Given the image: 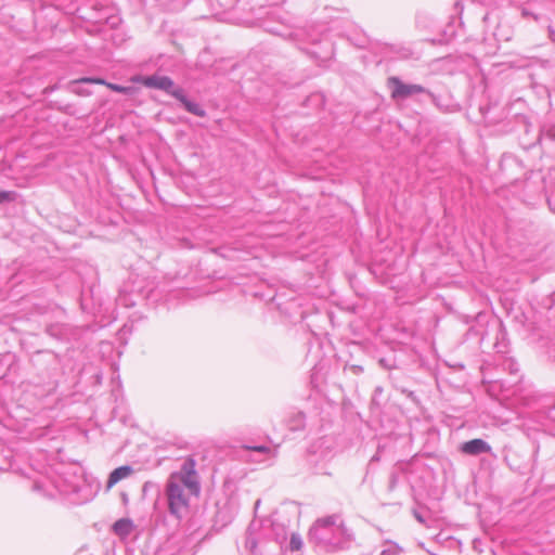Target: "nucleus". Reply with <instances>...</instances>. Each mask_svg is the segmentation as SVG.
<instances>
[{
  "label": "nucleus",
  "instance_id": "f257e3e1",
  "mask_svg": "<svg viewBox=\"0 0 555 555\" xmlns=\"http://www.w3.org/2000/svg\"><path fill=\"white\" fill-rule=\"evenodd\" d=\"M4 462L0 461L1 470H13L33 481V490L47 498H55L56 494L68 498L75 504L88 502L91 496V488L86 482L81 468L70 464H60L54 469L48 470L44 460L46 454L38 453L37 457L30 456L27 463L24 457L12 456L10 450H3Z\"/></svg>",
  "mask_w": 555,
  "mask_h": 555
},
{
  "label": "nucleus",
  "instance_id": "f03ea898",
  "mask_svg": "<svg viewBox=\"0 0 555 555\" xmlns=\"http://www.w3.org/2000/svg\"><path fill=\"white\" fill-rule=\"evenodd\" d=\"M337 520L335 515L318 519L309 531V542L327 552L346 547L351 534Z\"/></svg>",
  "mask_w": 555,
  "mask_h": 555
},
{
  "label": "nucleus",
  "instance_id": "7ed1b4c3",
  "mask_svg": "<svg viewBox=\"0 0 555 555\" xmlns=\"http://www.w3.org/2000/svg\"><path fill=\"white\" fill-rule=\"evenodd\" d=\"M197 495L190 491L178 477L168 478L166 483L168 509L178 519L183 518L189 513L191 496Z\"/></svg>",
  "mask_w": 555,
  "mask_h": 555
},
{
  "label": "nucleus",
  "instance_id": "20e7f679",
  "mask_svg": "<svg viewBox=\"0 0 555 555\" xmlns=\"http://www.w3.org/2000/svg\"><path fill=\"white\" fill-rule=\"evenodd\" d=\"M388 86L391 89V98L396 101L416 94H426L435 105H438L437 96L421 85L405 83L399 77L392 76L388 78Z\"/></svg>",
  "mask_w": 555,
  "mask_h": 555
},
{
  "label": "nucleus",
  "instance_id": "39448f33",
  "mask_svg": "<svg viewBox=\"0 0 555 555\" xmlns=\"http://www.w3.org/2000/svg\"><path fill=\"white\" fill-rule=\"evenodd\" d=\"M196 462L193 457H188L183 461L180 470L172 473L170 477H178L186 488L195 494H199L201 486L198 475L196 473Z\"/></svg>",
  "mask_w": 555,
  "mask_h": 555
},
{
  "label": "nucleus",
  "instance_id": "423d86ee",
  "mask_svg": "<svg viewBox=\"0 0 555 555\" xmlns=\"http://www.w3.org/2000/svg\"><path fill=\"white\" fill-rule=\"evenodd\" d=\"M216 514H215V526L220 528L225 527L236 516L238 512V505L231 499H227L224 501H218L216 503Z\"/></svg>",
  "mask_w": 555,
  "mask_h": 555
},
{
  "label": "nucleus",
  "instance_id": "0eeeda50",
  "mask_svg": "<svg viewBox=\"0 0 555 555\" xmlns=\"http://www.w3.org/2000/svg\"><path fill=\"white\" fill-rule=\"evenodd\" d=\"M18 359L13 352H4L0 354V379L13 382L18 373Z\"/></svg>",
  "mask_w": 555,
  "mask_h": 555
},
{
  "label": "nucleus",
  "instance_id": "6e6552de",
  "mask_svg": "<svg viewBox=\"0 0 555 555\" xmlns=\"http://www.w3.org/2000/svg\"><path fill=\"white\" fill-rule=\"evenodd\" d=\"M142 85L146 88L165 91L166 93L173 96L176 91L175 82L168 76L151 75L145 76L141 80Z\"/></svg>",
  "mask_w": 555,
  "mask_h": 555
},
{
  "label": "nucleus",
  "instance_id": "1a4fd4ad",
  "mask_svg": "<svg viewBox=\"0 0 555 555\" xmlns=\"http://www.w3.org/2000/svg\"><path fill=\"white\" fill-rule=\"evenodd\" d=\"M46 332L51 336L60 340H70L78 336L77 330H74L68 324H51L47 326Z\"/></svg>",
  "mask_w": 555,
  "mask_h": 555
},
{
  "label": "nucleus",
  "instance_id": "9d476101",
  "mask_svg": "<svg viewBox=\"0 0 555 555\" xmlns=\"http://www.w3.org/2000/svg\"><path fill=\"white\" fill-rule=\"evenodd\" d=\"M173 98L177 99L189 113L197 117H204L206 115L205 109L198 103L193 102L186 98L182 88H176Z\"/></svg>",
  "mask_w": 555,
  "mask_h": 555
},
{
  "label": "nucleus",
  "instance_id": "9b49d317",
  "mask_svg": "<svg viewBox=\"0 0 555 555\" xmlns=\"http://www.w3.org/2000/svg\"><path fill=\"white\" fill-rule=\"evenodd\" d=\"M461 450L465 454L479 455L491 451V447L482 439H473L462 444Z\"/></svg>",
  "mask_w": 555,
  "mask_h": 555
},
{
  "label": "nucleus",
  "instance_id": "f8f14e48",
  "mask_svg": "<svg viewBox=\"0 0 555 555\" xmlns=\"http://www.w3.org/2000/svg\"><path fill=\"white\" fill-rule=\"evenodd\" d=\"M132 473L133 468L129 465H124L115 468L108 476L107 489H111L120 480L128 478Z\"/></svg>",
  "mask_w": 555,
  "mask_h": 555
},
{
  "label": "nucleus",
  "instance_id": "ddd939ff",
  "mask_svg": "<svg viewBox=\"0 0 555 555\" xmlns=\"http://www.w3.org/2000/svg\"><path fill=\"white\" fill-rule=\"evenodd\" d=\"M258 527V524L256 521H253L246 531L245 547L254 555L257 554V546L259 543L258 539L255 537Z\"/></svg>",
  "mask_w": 555,
  "mask_h": 555
},
{
  "label": "nucleus",
  "instance_id": "4468645a",
  "mask_svg": "<svg viewBox=\"0 0 555 555\" xmlns=\"http://www.w3.org/2000/svg\"><path fill=\"white\" fill-rule=\"evenodd\" d=\"M133 528V522L129 518L118 519L113 525V531L115 532V534L122 539L127 538L132 532Z\"/></svg>",
  "mask_w": 555,
  "mask_h": 555
},
{
  "label": "nucleus",
  "instance_id": "2eb2a0df",
  "mask_svg": "<svg viewBox=\"0 0 555 555\" xmlns=\"http://www.w3.org/2000/svg\"><path fill=\"white\" fill-rule=\"evenodd\" d=\"M245 449L257 454L254 459L256 462H263L275 456L274 451L267 446H246Z\"/></svg>",
  "mask_w": 555,
  "mask_h": 555
},
{
  "label": "nucleus",
  "instance_id": "dca6fc26",
  "mask_svg": "<svg viewBox=\"0 0 555 555\" xmlns=\"http://www.w3.org/2000/svg\"><path fill=\"white\" fill-rule=\"evenodd\" d=\"M287 424L291 430H301L306 425V415L300 411L294 412L289 415Z\"/></svg>",
  "mask_w": 555,
  "mask_h": 555
},
{
  "label": "nucleus",
  "instance_id": "f3484780",
  "mask_svg": "<svg viewBox=\"0 0 555 555\" xmlns=\"http://www.w3.org/2000/svg\"><path fill=\"white\" fill-rule=\"evenodd\" d=\"M546 138L555 142V125H544L540 131L539 141Z\"/></svg>",
  "mask_w": 555,
  "mask_h": 555
},
{
  "label": "nucleus",
  "instance_id": "a211bd4d",
  "mask_svg": "<svg viewBox=\"0 0 555 555\" xmlns=\"http://www.w3.org/2000/svg\"><path fill=\"white\" fill-rule=\"evenodd\" d=\"M302 539L298 533H292L289 539V550L292 552L300 551L302 547Z\"/></svg>",
  "mask_w": 555,
  "mask_h": 555
},
{
  "label": "nucleus",
  "instance_id": "6ab92c4d",
  "mask_svg": "<svg viewBox=\"0 0 555 555\" xmlns=\"http://www.w3.org/2000/svg\"><path fill=\"white\" fill-rule=\"evenodd\" d=\"M400 551L401 550L397 544L390 543L382 551L380 555H399Z\"/></svg>",
  "mask_w": 555,
  "mask_h": 555
},
{
  "label": "nucleus",
  "instance_id": "aec40b11",
  "mask_svg": "<svg viewBox=\"0 0 555 555\" xmlns=\"http://www.w3.org/2000/svg\"><path fill=\"white\" fill-rule=\"evenodd\" d=\"M15 197V193L11 191H0V204L11 202Z\"/></svg>",
  "mask_w": 555,
  "mask_h": 555
},
{
  "label": "nucleus",
  "instance_id": "412c9836",
  "mask_svg": "<svg viewBox=\"0 0 555 555\" xmlns=\"http://www.w3.org/2000/svg\"><path fill=\"white\" fill-rule=\"evenodd\" d=\"M77 82L106 85V82L102 78H92V77L80 78L79 80H77Z\"/></svg>",
  "mask_w": 555,
  "mask_h": 555
},
{
  "label": "nucleus",
  "instance_id": "4be33fe9",
  "mask_svg": "<svg viewBox=\"0 0 555 555\" xmlns=\"http://www.w3.org/2000/svg\"><path fill=\"white\" fill-rule=\"evenodd\" d=\"M546 353L548 359L555 363V340H551L546 347Z\"/></svg>",
  "mask_w": 555,
  "mask_h": 555
},
{
  "label": "nucleus",
  "instance_id": "5701e85b",
  "mask_svg": "<svg viewBox=\"0 0 555 555\" xmlns=\"http://www.w3.org/2000/svg\"><path fill=\"white\" fill-rule=\"evenodd\" d=\"M508 367H509L512 373L518 372V367L516 366V364L514 362H509L508 363Z\"/></svg>",
  "mask_w": 555,
  "mask_h": 555
},
{
  "label": "nucleus",
  "instance_id": "b1692460",
  "mask_svg": "<svg viewBox=\"0 0 555 555\" xmlns=\"http://www.w3.org/2000/svg\"><path fill=\"white\" fill-rule=\"evenodd\" d=\"M107 86L112 89V90H115V91H120L122 88L117 86V85H113V83H107Z\"/></svg>",
  "mask_w": 555,
  "mask_h": 555
},
{
  "label": "nucleus",
  "instance_id": "393cba45",
  "mask_svg": "<svg viewBox=\"0 0 555 555\" xmlns=\"http://www.w3.org/2000/svg\"><path fill=\"white\" fill-rule=\"evenodd\" d=\"M550 37L555 42V33L552 29H550Z\"/></svg>",
  "mask_w": 555,
  "mask_h": 555
},
{
  "label": "nucleus",
  "instance_id": "a878e982",
  "mask_svg": "<svg viewBox=\"0 0 555 555\" xmlns=\"http://www.w3.org/2000/svg\"><path fill=\"white\" fill-rule=\"evenodd\" d=\"M259 504H260V500H257V501H256V504H255V505H256V507H258V505H259Z\"/></svg>",
  "mask_w": 555,
  "mask_h": 555
},
{
  "label": "nucleus",
  "instance_id": "bb28decb",
  "mask_svg": "<svg viewBox=\"0 0 555 555\" xmlns=\"http://www.w3.org/2000/svg\"><path fill=\"white\" fill-rule=\"evenodd\" d=\"M2 298H3V294H2V292L0 291V299H2Z\"/></svg>",
  "mask_w": 555,
  "mask_h": 555
},
{
  "label": "nucleus",
  "instance_id": "cd10ccee",
  "mask_svg": "<svg viewBox=\"0 0 555 555\" xmlns=\"http://www.w3.org/2000/svg\"><path fill=\"white\" fill-rule=\"evenodd\" d=\"M554 410H555V405H554V406H552V409L550 410V413H551L552 411H554Z\"/></svg>",
  "mask_w": 555,
  "mask_h": 555
}]
</instances>
